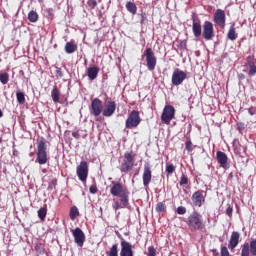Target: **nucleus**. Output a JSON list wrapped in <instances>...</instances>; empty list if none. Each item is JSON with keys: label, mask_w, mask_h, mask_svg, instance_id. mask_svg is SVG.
Segmentation results:
<instances>
[{"label": "nucleus", "mask_w": 256, "mask_h": 256, "mask_svg": "<svg viewBox=\"0 0 256 256\" xmlns=\"http://www.w3.org/2000/svg\"><path fill=\"white\" fill-rule=\"evenodd\" d=\"M187 225L190 229H194V231H203L205 229V222H203V216L194 211L188 216Z\"/></svg>", "instance_id": "nucleus-1"}, {"label": "nucleus", "mask_w": 256, "mask_h": 256, "mask_svg": "<svg viewBox=\"0 0 256 256\" xmlns=\"http://www.w3.org/2000/svg\"><path fill=\"white\" fill-rule=\"evenodd\" d=\"M142 59H146V67L148 71H155V67H157V57L155 56L153 49L149 47L146 48L142 54Z\"/></svg>", "instance_id": "nucleus-2"}, {"label": "nucleus", "mask_w": 256, "mask_h": 256, "mask_svg": "<svg viewBox=\"0 0 256 256\" xmlns=\"http://www.w3.org/2000/svg\"><path fill=\"white\" fill-rule=\"evenodd\" d=\"M47 161V146L45 145V141L41 140L37 145V158L35 163H38L39 165H45L47 164Z\"/></svg>", "instance_id": "nucleus-3"}, {"label": "nucleus", "mask_w": 256, "mask_h": 256, "mask_svg": "<svg viewBox=\"0 0 256 256\" xmlns=\"http://www.w3.org/2000/svg\"><path fill=\"white\" fill-rule=\"evenodd\" d=\"M141 124V116L139 115V111L133 110L128 115V118L125 122L126 129H135L136 127H139Z\"/></svg>", "instance_id": "nucleus-4"}, {"label": "nucleus", "mask_w": 256, "mask_h": 256, "mask_svg": "<svg viewBox=\"0 0 256 256\" xmlns=\"http://www.w3.org/2000/svg\"><path fill=\"white\" fill-rule=\"evenodd\" d=\"M115 111H117V103H115L111 98L106 99L102 108L103 117H113V115H115Z\"/></svg>", "instance_id": "nucleus-5"}, {"label": "nucleus", "mask_w": 256, "mask_h": 256, "mask_svg": "<svg viewBox=\"0 0 256 256\" xmlns=\"http://www.w3.org/2000/svg\"><path fill=\"white\" fill-rule=\"evenodd\" d=\"M240 256H256V238L249 242H245L241 246Z\"/></svg>", "instance_id": "nucleus-6"}, {"label": "nucleus", "mask_w": 256, "mask_h": 256, "mask_svg": "<svg viewBox=\"0 0 256 256\" xmlns=\"http://www.w3.org/2000/svg\"><path fill=\"white\" fill-rule=\"evenodd\" d=\"M118 197H120V200H114V203L112 204V209H114V211L129 207V191L124 192V194H121Z\"/></svg>", "instance_id": "nucleus-7"}, {"label": "nucleus", "mask_w": 256, "mask_h": 256, "mask_svg": "<svg viewBox=\"0 0 256 256\" xmlns=\"http://www.w3.org/2000/svg\"><path fill=\"white\" fill-rule=\"evenodd\" d=\"M187 79V73L185 71L180 70L179 68L174 69L172 73V85L174 87H179V85H183V81Z\"/></svg>", "instance_id": "nucleus-8"}, {"label": "nucleus", "mask_w": 256, "mask_h": 256, "mask_svg": "<svg viewBox=\"0 0 256 256\" xmlns=\"http://www.w3.org/2000/svg\"><path fill=\"white\" fill-rule=\"evenodd\" d=\"M174 118H175V107H173L172 105H166L161 115L162 123L169 125V123H171V121H173Z\"/></svg>", "instance_id": "nucleus-9"}, {"label": "nucleus", "mask_w": 256, "mask_h": 256, "mask_svg": "<svg viewBox=\"0 0 256 256\" xmlns=\"http://www.w3.org/2000/svg\"><path fill=\"white\" fill-rule=\"evenodd\" d=\"M76 173L78 179H80L82 183L87 181V177H89V165L87 164V161L80 162V165L77 166Z\"/></svg>", "instance_id": "nucleus-10"}, {"label": "nucleus", "mask_w": 256, "mask_h": 256, "mask_svg": "<svg viewBox=\"0 0 256 256\" xmlns=\"http://www.w3.org/2000/svg\"><path fill=\"white\" fill-rule=\"evenodd\" d=\"M71 233L74 238V243H76L78 247H83V245H85V232H83L81 228L77 227L75 229H71Z\"/></svg>", "instance_id": "nucleus-11"}, {"label": "nucleus", "mask_w": 256, "mask_h": 256, "mask_svg": "<svg viewBox=\"0 0 256 256\" xmlns=\"http://www.w3.org/2000/svg\"><path fill=\"white\" fill-rule=\"evenodd\" d=\"M103 113V105L101 104V100L99 98H95L91 102L90 106V115L94 117H99Z\"/></svg>", "instance_id": "nucleus-12"}, {"label": "nucleus", "mask_w": 256, "mask_h": 256, "mask_svg": "<svg viewBox=\"0 0 256 256\" xmlns=\"http://www.w3.org/2000/svg\"><path fill=\"white\" fill-rule=\"evenodd\" d=\"M129 191L127 188L123 186L120 182L112 181V187L110 189L111 195L113 197H119Z\"/></svg>", "instance_id": "nucleus-13"}, {"label": "nucleus", "mask_w": 256, "mask_h": 256, "mask_svg": "<svg viewBox=\"0 0 256 256\" xmlns=\"http://www.w3.org/2000/svg\"><path fill=\"white\" fill-rule=\"evenodd\" d=\"M120 246V256H134L133 245H131L130 242L126 241L125 238H121Z\"/></svg>", "instance_id": "nucleus-14"}, {"label": "nucleus", "mask_w": 256, "mask_h": 256, "mask_svg": "<svg viewBox=\"0 0 256 256\" xmlns=\"http://www.w3.org/2000/svg\"><path fill=\"white\" fill-rule=\"evenodd\" d=\"M203 37L206 41H211L215 37V30L213 29V23L205 21L203 24Z\"/></svg>", "instance_id": "nucleus-15"}, {"label": "nucleus", "mask_w": 256, "mask_h": 256, "mask_svg": "<svg viewBox=\"0 0 256 256\" xmlns=\"http://www.w3.org/2000/svg\"><path fill=\"white\" fill-rule=\"evenodd\" d=\"M216 160L218 161L220 167L222 169H229V157H227V154L223 151H217L216 152Z\"/></svg>", "instance_id": "nucleus-16"}, {"label": "nucleus", "mask_w": 256, "mask_h": 256, "mask_svg": "<svg viewBox=\"0 0 256 256\" xmlns=\"http://www.w3.org/2000/svg\"><path fill=\"white\" fill-rule=\"evenodd\" d=\"M152 173H151V165L149 163L144 164V172L142 176L144 187H149V183H151Z\"/></svg>", "instance_id": "nucleus-17"}, {"label": "nucleus", "mask_w": 256, "mask_h": 256, "mask_svg": "<svg viewBox=\"0 0 256 256\" xmlns=\"http://www.w3.org/2000/svg\"><path fill=\"white\" fill-rule=\"evenodd\" d=\"M192 203L194 207H201L205 203V196H203V191L198 190L192 194Z\"/></svg>", "instance_id": "nucleus-18"}, {"label": "nucleus", "mask_w": 256, "mask_h": 256, "mask_svg": "<svg viewBox=\"0 0 256 256\" xmlns=\"http://www.w3.org/2000/svg\"><path fill=\"white\" fill-rule=\"evenodd\" d=\"M214 23L216 25H219V27H223L225 25V11L221 9H217L216 12L214 13Z\"/></svg>", "instance_id": "nucleus-19"}, {"label": "nucleus", "mask_w": 256, "mask_h": 256, "mask_svg": "<svg viewBox=\"0 0 256 256\" xmlns=\"http://www.w3.org/2000/svg\"><path fill=\"white\" fill-rule=\"evenodd\" d=\"M240 237H241V234H239V232L237 231L232 232L230 236L229 244H228V247L231 251H233L237 247V245H239Z\"/></svg>", "instance_id": "nucleus-20"}, {"label": "nucleus", "mask_w": 256, "mask_h": 256, "mask_svg": "<svg viewBox=\"0 0 256 256\" xmlns=\"http://www.w3.org/2000/svg\"><path fill=\"white\" fill-rule=\"evenodd\" d=\"M244 73H247L249 77H255L256 75V64L253 61H248L244 66Z\"/></svg>", "instance_id": "nucleus-21"}, {"label": "nucleus", "mask_w": 256, "mask_h": 256, "mask_svg": "<svg viewBox=\"0 0 256 256\" xmlns=\"http://www.w3.org/2000/svg\"><path fill=\"white\" fill-rule=\"evenodd\" d=\"M87 75L90 81H95V79H97V76L99 75V68L97 66L88 68Z\"/></svg>", "instance_id": "nucleus-22"}, {"label": "nucleus", "mask_w": 256, "mask_h": 256, "mask_svg": "<svg viewBox=\"0 0 256 256\" xmlns=\"http://www.w3.org/2000/svg\"><path fill=\"white\" fill-rule=\"evenodd\" d=\"M64 49H65V53H67L68 55H71L75 53V51H77L78 46H77V43L75 42H67Z\"/></svg>", "instance_id": "nucleus-23"}, {"label": "nucleus", "mask_w": 256, "mask_h": 256, "mask_svg": "<svg viewBox=\"0 0 256 256\" xmlns=\"http://www.w3.org/2000/svg\"><path fill=\"white\" fill-rule=\"evenodd\" d=\"M192 31L194 37H201V23L193 21Z\"/></svg>", "instance_id": "nucleus-24"}, {"label": "nucleus", "mask_w": 256, "mask_h": 256, "mask_svg": "<svg viewBox=\"0 0 256 256\" xmlns=\"http://www.w3.org/2000/svg\"><path fill=\"white\" fill-rule=\"evenodd\" d=\"M133 165L131 164V162H126L125 160L122 162L120 171L121 173H129V171H131V169H133Z\"/></svg>", "instance_id": "nucleus-25"}, {"label": "nucleus", "mask_w": 256, "mask_h": 256, "mask_svg": "<svg viewBox=\"0 0 256 256\" xmlns=\"http://www.w3.org/2000/svg\"><path fill=\"white\" fill-rule=\"evenodd\" d=\"M227 38L230 41H235L237 39V32H235V25H231L229 30H228V34H227Z\"/></svg>", "instance_id": "nucleus-26"}, {"label": "nucleus", "mask_w": 256, "mask_h": 256, "mask_svg": "<svg viewBox=\"0 0 256 256\" xmlns=\"http://www.w3.org/2000/svg\"><path fill=\"white\" fill-rule=\"evenodd\" d=\"M60 95H61V92H59V89H57V86H54L51 91L52 101H54V103H59Z\"/></svg>", "instance_id": "nucleus-27"}, {"label": "nucleus", "mask_w": 256, "mask_h": 256, "mask_svg": "<svg viewBox=\"0 0 256 256\" xmlns=\"http://www.w3.org/2000/svg\"><path fill=\"white\" fill-rule=\"evenodd\" d=\"M107 256H119V245L113 244L109 251L106 252Z\"/></svg>", "instance_id": "nucleus-28"}, {"label": "nucleus", "mask_w": 256, "mask_h": 256, "mask_svg": "<svg viewBox=\"0 0 256 256\" xmlns=\"http://www.w3.org/2000/svg\"><path fill=\"white\" fill-rule=\"evenodd\" d=\"M28 20L30 23H37V21H39V14L34 10L30 11L28 13Z\"/></svg>", "instance_id": "nucleus-29"}, {"label": "nucleus", "mask_w": 256, "mask_h": 256, "mask_svg": "<svg viewBox=\"0 0 256 256\" xmlns=\"http://www.w3.org/2000/svg\"><path fill=\"white\" fill-rule=\"evenodd\" d=\"M126 9L132 15H135L137 13V5H135V3H133V2H127Z\"/></svg>", "instance_id": "nucleus-30"}, {"label": "nucleus", "mask_w": 256, "mask_h": 256, "mask_svg": "<svg viewBox=\"0 0 256 256\" xmlns=\"http://www.w3.org/2000/svg\"><path fill=\"white\" fill-rule=\"evenodd\" d=\"M77 217H79V208H77V206H73L70 209V219L72 221H75V219H77Z\"/></svg>", "instance_id": "nucleus-31"}, {"label": "nucleus", "mask_w": 256, "mask_h": 256, "mask_svg": "<svg viewBox=\"0 0 256 256\" xmlns=\"http://www.w3.org/2000/svg\"><path fill=\"white\" fill-rule=\"evenodd\" d=\"M16 99H17V103H19V105H24L25 104V93L21 92V91H17Z\"/></svg>", "instance_id": "nucleus-32"}, {"label": "nucleus", "mask_w": 256, "mask_h": 256, "mask_svg": "<svg viewBox=\"0 0 256 256\" xmlns=\"http://www.w3.org/2000/svg\"><path fill=\"white\" fill-rule=\"evenodd\" d=\"M124 161L127 163H131L132 165H135V157L131 154V152H126L124 154Z\"/></svg>", "instance_id": "nucleus-33"}, {"label": "nucleus", "mask_w": 256, "mask_h": 256, "mask_svg": "<svg viewBox=\"0 0 256 256\" xmlns=\"http://www.w3.org/2000/svg\"><path fill=\"white\" fill-rule=\"evenodd\" d=\"M0 83H2V85H7V83H9V74L7 72H0Z\"/></svg>", "instance_id": "nucleus-34"}, {"label": "nucleus", "mask_w": 256, "mask_h": 256, "mask_svg": "<svg viewBox=\"0 0 256 256\" xmlns=\"http://www.w3.org/2000/svg\"><path fill=\"white\" fill-rule=\"evenodd\" d=\"M38 217L41 221H44L45 217H47V208H40L38 210Z\"/></svg>", "instance_id": "nucleus-35"}, {"label": "nucleus", "mask_w": 256, "mask_h": 256, "mask_svg": "<svg viewBox=\"0 0 256 256\" xmlns=\"http://www.w3.org/2000/svg\"><path fill=\"white\" fill-rule=\"evenodd\" d=\"M156 211L157 213H163V211H165V204L163 202H158L156 204Z\"/></svg>", "instance_id": "nucleus-36"}, {"label": "nucleus", "mask_w": 256, "mask_h": 256, "mask_svg": "<svg viewBox=\"0 0 256 256\" xmlns=\"http://www.w3.org/2000/svg\"><path fill=\"white\" fill-rule=\"evenodd\" d=\"M185 147H186V151H188V153H191L193 151V149H194L193 142H191V140H188L185 143Z\"/></svg>", "instance_id": "nucleus-37"}, {"label": "nucleus", "mask_w": 256, "mask_h": 256, "mask_svg": "<svg viewBox=\"0 0 256 256\" xmlns=\"http://www.w3.org/2000/svg\"><path fill=\"white\" fill-rule=\"evenodd\" d=\"M166 173L168 175H171L173 173H175V166L173 164H169L166 166Z\"/></svg>", "instance_id": "nucleus-38"}, {"label": "nucleus", "mask_w": 256, "mask_h": 256, "mask_svg": "<svg viewBox=\"0 0 256 256\" xmlns=\"http://www.w3.org/2000/svg\"><path fill=\"white\" fill-rule=\"evenodd\" d=\"M189 183V178H187V175L183 174L180 178V185L183 187V185H187Z\"/></svg>", "instance_id": "nucleus-39"}, {"label": "nucleus", "mask_w": 256, "mask_h": 256, "mask_svg": "<svg viewBox=\"0 0 256 256\" xmlns=\"http://www.w3.org/2000/svg\"><path fill=\"white\" fill-rule=\"evenodd\" d=\"M156 255H157V250L155 249V247L153 246L148 247L147 256H156Z\"/></svg>", "instance_id": "nucleus-40"}, {"label": "nucleus", "mask_w": 256, "mask_h": 256, "mask_svg": "<svg viewBox=\"0 0 256 256\" xmlns=\"http://www.w3.org/2000/svg\"><path fill=\"white\" fill-rule=\"evenodd\" d=\"M176 212L178 215H185V213H187V208H185V206H179Z\"/></svg>", "instance_id": "nucleus-41"}, {"label": "nucleus", "mask_w": 256, "mask_h": 256, "mask_svg": "<svg viewBox=\"0 0 256 256\" xmlns=\"http://www.w3.org/2000/svg\"><path fill=\"white\" fill-rule=\"evenodd\" d=\"M140 17H141L140 24L145 25L147 23V14L146 13H141Z\"/></svg>", "instance_id": "nucleus-42"}, {"label": "nucleus", "mask_w": 256, "mask_h": 256, "mask_svg": "<svg viewBox=\"0 0 256 256\" xmlns=\"http://www.w3.org/2000/svg\"><path fill=\"white\" fill-rule=\"evenodd\" d=\"M88 5H89V7H91V9H95L97 7V1L96 0H89Z\"/></svg>", "instance_id": "nucleus-43"}, {"label": "nucleus", "mask_w": 256, "mask_h": 256, "mask_svg": "<svg viewBox=\"0 0 256 256\" xmlns=\"http://www.w3.org/2000/svg\"><path fill=\"white\" fill-rule=\"evenodd\" d=\"M89 191L92 195H95V193H97V186L95 185L90 186Z\"/></svg>", "instance_id": "nucleus-44"}, {"label": "nucleus", "mask_w": 256, "mask_h": 256, "mask_svg": "<svg viewBox=\"0 0 256 256\" xmlns=\"http://www.w3.org/2000/svg\"><path fill=\"white\" fill-rule=\"evenodd\" d=\"M226 215H228V217H231V215H233V207H228L226 209Z\"/></svg>", "instance_id": "nucleus-45"}, {"label": "nucleus", "mask_w": 256, "mask_h": 256, "mask_svg": "<svg viewBox=\"0 0 256 256\" xmlns=\"http://www.w3.org/2000/svg\"><path fill=\"white\" fill-rule=\"evenodd\" d=\"M248 113H249V115H255L256 114V109L251 107V108L248 109Z\"/></svg>", "instance_id": "nucleus-46"}, {"label": "nucleus", "mask_w": 256, "mask_h": 256, "mask_svg": "<svg viewBox=\"0 0 256 256\" xmlns=\"http://www.w3.org/2000/svg\"><path fill=\"white\" fill-rule=\"evenodd\" d=\"M56 73L58 77H63V71H61V68H57Z\"/></svg>", "instance_id": "nucleus-47"}, {"label": "nucleus", "mask_w": 256, "mask_h": 256, "mask_svg": "<svg viewBox=\"0 0 256 256\" xmlns=\"http://www.w3.org/2000/svg\"><path fill=\"white\" fill-rule=\"evenodd\" d=\"M238 79L243 81V79H245V74H238Z\"/></svg>", "instance_id": "nucleus-48"}, {"label": "nucleus", "mask_w": 256, "mask_h": 256, "mask_svg": "<svg viewBox=\"0 0 256 256\" xmlns=\"http://www.w3.org/2000/svg\"><path fill=\"white\" fill-rule=\"evenodd\" d=\"M213 256H219V251H217V249L213 250Z\"/></svg>", "instance_id": "nucleus-49"}, {"label": "nucleus", "mask_w": 256, "mask_h": 256, "mask_svg": "<svg viewBox=\"0 0 256 256\" xmlns=\"http://www.w3.org/2000/svg\"><path fill=\"white\" fill-rule=\"evenodd\" d=\"M73 137H77V133L73 132L72 133Z\"/></svg>", "instance_id": "nucleus-50"}, {"label": "nucleus", "mask_w": 256, "mask_h": 256, "mask_svg": "<svg viewBox=\"0 0 256 256\" xmlns=\"http://www.w3.org/2000/svg\"><path fill=\"white\" fill-rule=\"evenodd\" d=\"M0 117H3V111L0 110Z\"/></svg>", "instance_id": "nucleus-51"}]
</instances>
